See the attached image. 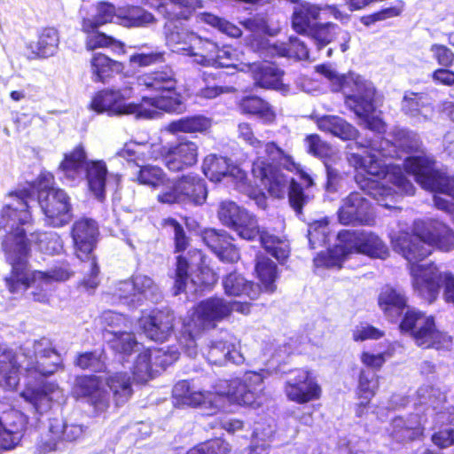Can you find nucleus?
I'll return each mask as SVG.
<instances>
[{
	"mask_svg": "<svg viewBox=\"0 0 454 454\" xmlns=\"http://www.w3.org/2000/svg\"><path fill=\"white\" fill-rule=\"evenodd\" d=\"M276 270L277 266L271 260L264 256L257 257L255 270L265 292L273 293L276 290Z\"/></svg>",
	"mask_w": 454,
	"mask_h": 454,
	"instance_id": "5fc2aeb1",
	"label": "nucleus"
},
{
	"mask_svg": "<svg viewBox=\"0 0 454 454\" xmlns=\"http://www.w3.org/2000/svg\"><path fill=\"white\" fill-rule=\"evenodd\" d=\"M285 393L289 400L306 403L319 399L321 387L310 372L301 370L294 378L286 381Z\"/></svg>",
	"mask_w": 454,
	"mask_h": 454,
	"instance_id": "4be33fe9",
	"label": "nucleus"
},
{
	"mask_svg": "<svg viewBox=\"0 0 454 454\" xmlns=\"http://www.w3.org/2000/svg\"><path fill=\"white\" fill-rule=\"evenodd\" d=\"M198 145L191 140L183 139L168 146L165 166L174 172L182 171L198 161Z\"/></svg>",
	"mask_w": 454,
	"mask_h": 454,
	"instance_id": "c85d7f7f",
	"label": "nucleus"
},
{
	"mask_svg": "<svg viewBox=\"0 0 454 454\" xmlns=\"http://www.w3.org/2000/svg\"><path fill=\"white\" fill-rule=\"evenodd\" d=\"M420 147L418 135L406 129L395 133V143L380 139L368 145L364 156L347 153V160L358 172L356 181L359 187L386 208H395L399 194L411 195L413 184L404 176L399 166L386 164L383 158L394 157L395 148L406 153L417 152Z\"/></svg>",
	"mask_w": 454,
	"mask_h": 454,
	"instance_id": "f03ea898",
	"label": "nucleus"
},
{
	"mask_svg": "<svg viewBox=\"0 0 454 454\" xmlns=\"http://www.w3.org/2000/svg\"><path fill=\"white\" fill-rule=\"evenodd\" d=\"M202 239L221 261L234 262L239 259V250L231 243L233 239L225 231L207 229L204 231Z\"/></svg>",
	"mask_w": 454,
	"mask_h": 454,
	"instance_id": "473e14b6",
	"label": "nucleus"
},
{
	"mask_svg": "<svg viewBox=\"0 0 454 454\" xmlns=\"http://www.w3.org/2000/svg\"><path fill=\"white\" fill-rule=\"evenodd\" d=\"M107 385L113 392L116 404L126 403L132 395L130 379L127 372H116L107 379Z\"/></svg>",
	"mask_w": 454,
	"mask_h": 454,
	"instance_id": "8fccbe9b",
	"label": "nucleus"
},
{
	"mask_svg": "<svg viewBox=\"0 0 454 454\" xmlns=\"http://www.w3.org/2000/svg\"><path fill=\"white\" fill-rule=\"evenodd\" d=\"M167 153L168 146L161 143L149 142H129L125 144L124 147L118 152L120 157L126 159L128 161H133L137 165H139L140 161L144 162L150 160H161L165 164Z\"/></svg>",
	"mask_w": 454,
	"mask_h": 454,
	"instance_id": "7c9ffc66",
	"label": "nucleus"
},
{
	"mask_svg": "<svg viewBox=\"0 0 454 454\" xmlns=\"http://www.w3.org/2000/svg\"><path fill=\"white\" fill-rule=\"evenodd\" d=\"M189 261L179 255L176 259V279H175V294H178L185 290L189 275L188 270L193 266H199L203 262V255L200 251L195 249L189 252Z\"/></svg>",
	"mask_w": 454,
	"mask_h": 454,
	"instance_id": "c03bdc74",
	"label": "nucleus"
},
{
	"mask_svg": "<svg viewBox=\"0 0 454 454\" xmlns=\"http://www.w3.org/2000/svg\"><path fill=\"white\" fill-rule=\"evenodd\" d=\"M379 305L390 320L397 319L406 306L405 296L397 290L387 286L379 296Z\"/></svg>",
	"mask_w": 454,
	"mask_h": 454,
	"instance_id": "79ce46f5",
	"label": "nucleus"
},
{
	"mask_svg": "<svg viewBox=\"0 0 454 454\" xmlns=\"http://www.w3.org/2000/svg\"><path fill=\"white\" fill-rule=\"evenodd\" d=\"M137 181L153 188L164 186L165 190L171 182L167 178L164 171L156 166L146 165L140 168L137 175Z\"/></svg>",
	"mask_w": 454,
	"mask_h": 454,
	"instance_id": "6e6d98bb",
	"label": "nucleus"
},
{
	"mask_svg": "<svg viewBox=\"0 0 454 454\" xmlns=\"http://www.w3.org/2000/svg\"><path fill=\"white\" fill-rule=\"evenodd\" d=\"M224 292L229 296L247 297L254 300L260 294V288L247 281L241 274L231 272L223 280Z\"/></svg>",
	"mask_w": 454,
	"mask_h": 454,
	"instance_id": "ea45409f",
	"label": "nucleus"
},
{
	"mask_svg": "<svg viewBox=\"0 0 454 454\" xmlns=\"http://www.w3.org/2000/svg\"><path fill=\"white\" fill-rule=\"evenodd\" d=\"M174 314L168 309L143 312L138 320L145 334L155 341H164L172 333L174 328Z\"/></svg>",
	"mask_w": 454,
	"mask_h": 454,
	"instance_id": "393cba45",
	"label": "nucleus"
},
{
	"mask_svg": "<svg viewBox=\"0 0 454 454\" xmlns=\"http://www.w3.org/2000/svg\"><path fill=\"white\" fill-rule=\"evenodd\" d=\"M393 249L409 264L414 291L429 303L435 301L444 286L446 301L454 304V277L434 263L421 264L433 247L448 252L454 248V233L444 223L430 220L413 223L412 233L399 231L391 236Z\"/></svg>",
	"mask_w": 454,
	"mask_h": 454,
	"instance_id": "f257e3e1",
	"label": "nucleus"
},
{
	"mask_svg": "<svg viewBox=\"0 0 454 454\" xmlns=\"http://www.w3.org/2000/svg\"><path fill=\"white\" fill-rule=\"evenodd\" d=\"M205 176L212 182H220L224 177H231L237 183H242L247 174L239 167L232 164L225 157L215 154L207 155L202 164Z\"/></svg>",
	"mask_w": 454,
	"mask_h": 454,
	"instance_id": "c756f323",
	"label": "nucleus"
},
{
	"mask_svg": "<svg viewBox=\"0 0 454 454\" xmlns=\"http://www.w3.org/2000/svg\"><path fill=\"white\" fill-rule=\"evenodd\" d=\"M87 427L74 419L53 418L50 419L48 434L43 441L45 451L55 450L61 442H75L83 437Z\"/></svg>",
	"mask_w": 454,
	"mask_h": 454,
	"instance_id": "aec40b11",
	"label": "nucleus"
},
{
	"mask_svg": "<svg viewBox=\"0 0 454 454\" xmlns=\"http://www.w3.org/2000/svg\"><path fill=\"white\" fill-rule=\"evenodd\" d=\"M338 215L340 222L345 225H369L373 222L370 203L358 192H351L342 200Z\"/></svg>",
	"mask_w": 454,
	"mask_h": 454,
	"instance_id": "a878e982",
	"label": "nucleus"
},
{
	"mask_svg": "<svg viewBox=\"0 0 454 454\" xmlns=\"http://www.w3.org/2000/svg\"><path fill=\"white\" fill-rule=\"evenodd\" d=\"M254 85L271 89L286 95L290 91L288 84L282 82L283 72L270 63H254L249 67Z\"/></svg>",
	"mask_w": 454,
	"mask_h": 454,
	"instance_id": "2f4dec72",
	"label": "nucleus"
},
{
	"mask_svg": "<svg viewBox=\"0 0 454 454\" xmlns=\"http://www.w3.org/2000/svg\"><path fill=\"white\" fill-rule=\"evenodd\" d=\"M322 12H328L336 20H343L348 18V14L341 12L336 5L324 4L317 5L309 2H301L294 7L292 16V25L294 29L303 34L314 27L313 22L321 18Z\"/></svg>",
	"mask_w": 454,
	"mask_h": 454,
	"instance_id": "412c9836",
	"label": "nucleus"
},
{
	"mask_svg": "<svg viewBox=\"0 0 454 454\" xmlns=\"http://www.w3.org/2000/svg\"><path fill=\"white\" fill-rule=\"evenodd\" d=\"M21 396L28 403L38 415L47 413L54 402L64 401L63 391L58 385L46 382L39 386H28Z\"/></svg>",
	"mask_w": 454,
	"mask_h": 454,
	"instance_id": "5701e85b",
	"label": "nucleus"
},
{
	"mask_svg": "<svg viewBox=\"0 0 454 454\" xmlns=\"http://www.w3.org/2000/svg\"><path fill=\"white\" fill-rule=\"evenodd\" d=\"M74 392L78 396L90 397L91 404L99 411H104L109 405V395L99 387V383L96 377H78L75 380Z\"/></svg>",
	"mask_w": 454,
	"mask_h": 454,
	"instance_id": "e433bc0d",
	"label": "nucleus"
},
{
	"mask_svg": "<svg viewBox=\"0 0 454 454\" xmlns=\"http://www.w3.org/2000/svg\"><path fill=\"white\" fill-rule=\"evenodd\" d=\"M124 44L103 33H91L87 36L86 48L88 51H93L97 48L112 47L114 51L124 52Z\"/></svg>",
	"mask_w": 454,
	"mask_h": 454,
	"instance_id": "69168bd1",
	"label": "nucleus"
},
{
	"mask_svg": "<svg viewBox=\"0 0 454 454\" xmlns=\"http://www.w3.org/2000/svg\"><path fill=\"white\" fill-rule=\"evenodd\" d=\"M113 295L120 302L129 306H137L140 304V298L134 289V283L132 280H123L118 282L113 290Z\"/></svg>",
	"mask_w": 454,
	"mask_h": 454,
	"instance_id": "052dcab7",
	"label": "nucleus"
},
{
	"mask_svg": "<svg viewBox=\"0 0 454 454\" xmlns=\"http://www.w3.org/2000/svg\"><path fill=\"white\" fill-rule=\"evenodd\" d=\"M317 72L329 79L334 90H342L345 104L356 114L364 115L372 110V99L374 98L372 84L355 73L339 74L328 66H317Z\"/></svg>",
	"mask_w": 454,
	"mask_h": 454,
	"instance_id": "9d476101",
	"label": "nucleus"
},
{
	"mask_svg": "<svg viewBox=\"0 0 454 454\" xmlns=\"http://www.w3.org/2000/svg\"><path fill=\"white\" fill-rule=\"evenodd\" d=\"M134 289L138 297L143 295L146 299L157 301L160 297L158 286L148 276L136 275L133 277Z\"/></svg>",
	"mask_w": 454,
	"mask_h": 454,
	"instance_id": "bf43d9fd",
	"label": "nucleus"
},
{
	"mask_svg": "<svg viewBox=\"0 0 454 454\" xmlns=\"http://www.w3.org/2000/svg\"><path fill=\"white\" fill-rule=\"evenodd\" d=\"M378 388L377 375L372 370H362L359 375L357 395L362 401L359 403L357 415L362 416L364 409L369 403L371 398L375 395Z\"/></svg>",
	"mask_w": 454,
	"mask_h": 454,
	"instance_id": "de8ad7c7",
	"label": "nucleus"
},
{
	"mask_svg": "<svg viewBox=\"0 0 454 454\" xmlns=\"http://www.w3.org/2000/svg\"><path fill=\"white\" fill-rule=\"evenodd\" d=\"M417 397L421 405L431 407L434 411L440 410L445 402V395L430 385L421 386L417 391Z\"/></svg>",
	"mask_w": 454,
	"mask_h": 454,
	"instance_id": "13d9d810",
	"label": "nucleus"
},
{
	"mask_svg": "<svg viewBox=\"0 0 454 454\" xmlns=\"http://www.w3.org/2000/svg\"><path fill=\"white\" fill-rule=\"evenodd\" d=\"M201 330L194 328V325L191 320L184 322V331L179 340L180 346L186 355L190 357H195L197 355V344L195 340L196 335Z\"/></svg>",
	"mask_w": 454,
	"mask_h": 454,
	"instance_id": "338daca9",
	"label": "nucleus"
},
{
	"mask_svg": "<svg viewBox=\"0 0 454 454\" xmlns=\"http://www.w3.org/2000/svg\"><path fill=\"white\" fill-rule=\"evenodd\" d=\"M29 242H35L38 248L49 254H58L62 250V240L54 231L31 234Z\"/></svg>",
	"mask_w": 454,
	"mask_h": 454,
	"instance_id": "4d7b16f0",
	"label": "nucleus"
},
{
	"mask_svg": "<svg viewBox=\"0 0 454 454\" xmlns=\"http://www.w3.org/2000/svg\"><path fill=\"white\" fill-rule=\"evenodd\" d=\"M59 36L54 27H44L39 35L34 52L42 57L52 56L59 47Z\"/></svg>",
	"mask_w": 454,
	"mask_h": 454,
	"instance_id": "603ef678",
	"label": "nucleus"
},
{
	"mask_svg": "<svg viewBox=\"0 0 454 454\" xmlns=\"http://www.w3.org/2000/svg\"><path fill=\"white\" fill-rule=\"evenodd\" d=\"M30 197L25 192L10 194L7 202L0 212V229L6 232L2 242L7 260L12 267L6 284L11 293L26 290L31 281L39 286H48L51 280L64 281L69 278L71 271L67 267L52 270L51 272L35 271L30 273L26 267L28 253L27 239L24 236V225L31 219L28 211Z\"/></svg>",
	"mask_w": 454,
	"mask_h": 454,
	"instance_id": "7ed1b4c3",
	"label": "nucleus"
},
{
	"mask_svg": "<svg viewBox=\"0 0 454 454\" xmlns=\"http://www.w3.org/2000/svg\"><path fill=\"white\" fill-rule=\"evenodd\" d=\"M139 86L155 92L153 98H144L140 105L147 110H154L153 118L157 110L165 112H176L182 105L181 96L176 92V79L173 69L164 66L160 69L142 74L137 77Z\"/></svg>",
	"mask_w": 454,
	"mask_h": 454,
	"instance_id": "1a4fd4ad",
	"label": "nucleus"
},
{
	"mask_svg": "<svg viewBox=\"0 0 454 454\" xmlns=\"http://www.w3.org/2000/svg\"><path fill=\"white\" fill-rule=\"evenodd\" d=\"M105 359V353L102 350H94L80 354L75 360V364L84 370L101 372L106 368Z\"/></svg>",
	"mask_w": 454,
	"mask_h": 454,
	"instance_id": "680f3d73",
	"label": "nucleus"
},
{
	"mask_svg": "<svg viewBox=\"0 0 454 454\" xmlns=\"http://www.w3.org/2000/svg\"><path fill=\"white\" fill-rule=\"evenodd\" d=\"M232 311L247 315L250 312V303L229 302L219 297L209 298L200 302L188 319L198 330L214 328L217 322L230 316Z\"/></svg>",
	"mask_w": 454,
	"mask_h": 454,
	"instance_id": "ddd939ff",
	"label": "nucleus"
},
{
	"mask_svg": "<svg viewBox=\"0 0 454 454\" xmlns=\"http://www.w3.org/2000/svg\"><path fill=\"white\" fill-rule=\"evenodd\" d=\"M90 64L93 80L96 82L104 81V79L109 75L113 67L120 65L118 62L112 60L107 56L101 53H96L91 59Z\"/></svg>",
	"mask_w": 454,
	"mask_h": 454,
	"instance_id": "e2e57ef3",
	"label": "nucleus"
},
{
	"mask_svg": "<svg viewBox=\"0 0 454 454\" xmlns=\"http://www.w3.org/2000/svg\"><path fill=\"white\" fill-rule=\"evenodd\" d=\"M27 417L18 410H10L0 415V449L16 447L27 428Z\"/></svg>",
	"mask_w": 454,
	"mask_h": 454,
	"instance_id": "b1692460",
	"label": "nucleus"
},
{
	"mask_svg": "<svg viewBox=\"0 0 454 454\" xmlns=\"http://www.w3.org/2000/svg\"><path fill=\"white\" fill-rule=\"evenodd\" d=\"M151 354L148 351L140 353L133 367L134 379L137 382H146L152 378V370L150 365Z\"/></svg>",
	"mask_w": 454,
	"mask_h": 454,
	"instance_id": "774afa93",
	"label": "nucleus"
},
{
	"mask_svg": "<svg viewBox=\"0 0 454 454\" xmlns=\"http://www.w3.org/2000/svg\"><path fill=\"white\" fill-rule=\"evenodd\" d=\"M203 354L208 363L220 366L228 363L239 365L246 361L240 350L239 341L229 334L210 340L203 350Z\"/></svg>",
	"mask_w": 454,
	"mask_h": 454,
	"instance_id": "6ab92c4d",
	"label": "nucleus"
},
{
	"mask_svg": "<svg viewBox=\"0 0 454 454\" xmlns=\"http://www.w3.org/2000/svg\"><path fill=\"white\" fill-rule=\"evenodd\" d=\"M211 126V121L203 115L183 117L168 123L166 129L175 135L176 133L204 132Z\"/></svg>",
	"mask_w": 454,
	"mask_h": 454,
	"instance_id": "a18cd8bd",
	"label": "nucleus"
},
{
	"mask_svg": "<svg viewBox=\"0 0 454 454\" xmlns=\"http://www.w3.org/2000/svg\"><path fill=\"white\" fill-rule=\"evenodd\" d=\"M101 322L106 327L111 328L106 330L105 338L117 353L129 355L137 346L134 335L127 331L131 324L124 315L112 310L104 311Z\"/></svg>",
	"mask_w": 454,
	"mask_h": 454,
	"instance_id": "a211bd4d",
	"label": "nucleus"
},
{
	"mask_svg": "<svg viewBox=\"0 0 454 454\" xmlns=\"http://www.w3.org/2000/svg\"><path fill=\"white\" fill-rule=\"evenodd\" d=\"M85 177L90 192L99 201L106 198V187H117L120 176L109 174L106 164L103 160H90L86 164Z\"/></svg>",
	"mask_w": 454,
	"mask_h": 454,
	"instance_id": "bb28decb",
	"label": "nucleus"
},
{
	"mask_svg": "<svg viewBox=\"0 0 454 454\" xmlns=\"http://www.w3.org/2000/svg\"><path fill=\"white\" fill-rule=\"evenodd\" d=\"M279 168L280 167H278V168ZM278 171L286 178H287L288 182H287V184L285 187V190L281 195L276 196L268 190L269 193L275 198H281L284 196L286 190L287 186L289 185V190H288L289 204H290L291 207L296 212L297 215H301L302 212V207L311 200V197L309 194L305 193L302 187L298 183H296L293 178L284 175L280 171V169H278Z\"/></svg>",
	"mask_w": 454,
	"mask_h": 454,
	"instance_id": "09e8293b",
	"label": "nucleus"
},
{
	"mask_svg": "<svg viewBox=\"0 0 454 454\" xmlns=\"http://www.w3.org/2000/svg\"><path fill=\"white\" fill-rule=\"evenodd\" d=\"M388 435L397 442L413 441L422 434L423 429L417 415L394 418L387 428Z\"/></svg>",
	"mask_w": 454,
	"mask_h": 454,
	"instance_id": "c9c22d12",
	"label": "nucleus"
},
{
	"mask_svg": "<svg viewBox=\"0 0 454 454\" xmlns=\"http://www.w3.org/2000/svg\"><path fill=\"white\" fill-rule=\"evenodd\" d=\"M116 20L118 24L125 27H146L156 22L155 17L140 6L119 8Z\"/></svg>",
	"mask_w": 454,
	"mask_h": 454,
	"instance_id": "a19ab883",
	"label": "nucleus"
},
{
	"mask_svg": "<svg viewBox=\"0 0 454 454\" xmlns=\"http://www.w3.org/2000/svg\"><path fill=\"white\" fill-rule=\"evenodd\" d=\"M61 364L60 355L48 338L26 342L19 354L0 347V386L6 389L15 388L20 381V369L31 378L46 377L57 372Z\"/></svg>",
	"mask_w": 454,
	"mask_h": 454,
	"instance_id": "39448f33",
	"label": "nucleus"
},
{
	"mask_svg": "<svg viewBox=\"0 0 454 454\" xmlns=\"http://www.w3.org/2000/svg\"><path fill=\"white\" fill-rule=\"evenodd\" d=\"M239 137L251 145L256 154L253 162L252 173L260 179L262 185L276 196L283 193L288 182L279 171L282 167L289 171L298 170L293 158L274 142L262 143L257 139L248 123L238 127Z\"/></svg>",
	"mask_w": 454,
	"mask_h": 454,
	"instance_id": "423d86ee",
	"label": "nucleus"
},
{
	"mask_svg": "<svg viewBox=\"0 0 454 454\" xmlns=\"http://www.w3.org/2000/svg\"><path fill=\"white\" fill-rule=\"evenodd\" d=\"M315 43L317 50H321L334 39H339L340 47L342 52L348 49L350 42V34L341 29L338 25L333 23L316 24L310 27L307 33Z\"/></svg>",
	"mask_w": 454,
	"mask_h": 454,
	"instance_id": "72a5a7b5",
	"label": "nucleus"
},
{
	"mask_svg": "<svg viewBox=\"0 0 454 454\" xmlns=\"http://www.w3.org/2000/svg\"><path fill=\"white\" fill-rule=\"evenodd\" d=\"M217 45L212 41L195 36L192 46L189 47L187 55L195 58V62L206 66H215L217 61Z\"/></svg>",
	"mask_w": 454,
	"mask_h": 454,
	"instance_id": "37998d69",
	"label": "nucleus"
},
{
	"mask_svg": "<svg viewBox=\"0 0 454 454\" xmlns=\"http://www.w3.org/2000/svg\"><path fill=\"white\" fill-rule=\"evenodd\" d=\"M239 107L243 113L255 115L265 123H272L276 119V113L273 107L259 97L242 98Z\"/></svg>",
	"mask_w": 454,
	"mask_h": 454,
	"instance_id": "49530a36",
	"label": "nucleus"
},
{
	"mask_svg": "<svg viewBox=\"0 0 454 454\" xmlns=\"http://www.w3.org/2000/svg\"><path fill=\"white\" fill-rule=\"evenodd\" d=\"M145 46V45H137L133 47L137 49L139 51L129 57L130 65L139 67H146L164 61L163 51L144 52L142 51V49Z\"/></svg>",
	"mask_w": 454,
	"mask_h": 454,
	"instance_id": "0e129e2a",
	"label": "nucleus"
},
{
	"mask_svg": "<svg viewBox=\"0 0 454 454\" xmlns=\"http://www.w3.org/2000/svg\"><path fill=\"white\" fill-rule=\"evenodd\" d=\"M207 195L205 182L198 176L188 175L171 182L166 190L158 194V200L166 204L201 205Z\"/></svg>",
	"mask_w": 454,
	"mask_h": 454,
	"instance_id": "2eb2a0df",
	"label": "nucleus"
},
{
	"mask_svg": "<svg viewBox=\"0 0 454 454\" xmlns=\"http://www.w3.org/2000/svg\"><path fill=\"white\" fill-rule=\"evenodd\" d=\"M96 9L97 13L92 20L86 19L83 20L82 29L87 33L93 31L99 26L112 22L116 18L117 10L114 4L108 2L98 3Z\"/></svg>",
	"mask_w": 454,
	"mask_h": 454,
	"instance_id": "864d4df0",
	"label": "nucleus"
},
{
	"mask_svg": "<svg viewBox=\"0 0 454 454\" xmlns=\"http://www.w3.org/2000/svg\"><path fill=\"white\" fill-rule=\"evenodd\" d=\"M131 94V87L101 90L93 97L90 108L98 114L106 112L114 115L133 114L137 118H153L154 110H147L144 105L125 103Z\"/></svg>",
	"mask_w": 454,
	"mask_h": 454,
	"instance_id": "f8f14e48",
	"label": "nucleus"
},
{
	"mask_svg": "<svg viewBox=\"0 0 454 454\" xmlns=\"http://www.w3.org/2000/svg\"><path fill=\"white\" fill-rule=\"evenodd\" d=\"M71 233L75 254L83 261L85 276L82 285L87 289L94 290L99 284V267L91 253L97 243L98 226L92 219L82 218L74 222Z\"/></svg>",
	"mask_w": 454,
	"mask_h": 454,
	"instance_id": "9b49d317",
	"label": "nucleus"
},
{
	"mask_svg": "<svg viewBox=\"0 0 454 454\" xmlns=\"http://www.w3.org/2000/svg\"><path fill=\"white\" fill-rule=\"evenodd\" d=\"M263 370L247 372L242 378L232 380H220L213 390H204L194 381L181 380L173 387V397L176 403L198 407L209 404L214 409L220 407L219 399L227 398L230 403L251 406L257 402L263 391Z\"/></svg>",
	"mask_w": 454,
	"mask_h": 454,
	"instance_id": "20e7f679",
	"label": "nucleus"
},
{
	"mask_svg": "<svg viewBox=\"0 0 454 454\" xmlns=\"http://www.w3.org/2000/svg\"><path fill=\"white\" fill-rule=\"evenodd\" d=\"M38 200L47 225L58 228L71 221L72 206L70 198L65 191L55 188L42 190Z\"/></svg>",
	"mask_w": 454,
	"mask_h": 454,
	"instance_id": "f3484780",
	"label": "nucleus"
},
{
	"mask_svg": "<svg viewBox=\"0 0 454 454\" xmlns=\"http://www.w3.org/2000/svg\"><path fill=\"white\" fill-rule=\"evenodd\" d=\"M434 162L426 156H410L404 160L403 168L411 174L425 190L435 192L434 206L454 214V176L436 170Z\"/></svg>",
	"mask_w": 454,
	"mask_h": 454,
	"instance_id": "6e6552de",
	"label": "nucleus"
},
{
	"mask_svg": "<svg viewBox=\"0 0 454 454\" xmlns=\"http://www.w3.org/2000/svg\"><path fill=\"white\" fill-rule=\"evenodd\" d=\"M338 244L326 253H320L314 259L317 268L340 269L345 260L353 254H363L373 258L385 259L388 248L385 243L372 232L343 230L338 233Z\"/></svg>",
	"mask_w": 454,
	"mask_h": 454,
	"instance_id": "0eeeda50",
	"label": "nucleus"
},
{
	"mask_svg": "<svg viewBox=\"0 0 454 454\" xmlns=\"http://www.w3.org/2000/svg\"><path fill=\"white\" fill-rule=\"evenodd\" d=\"M86 152L82 145L75 146L72 151L64 154L59 170L63 177L69 181L81 180L86 169Z\"/></svg>",
	"mask_w": 454,
	"mask_h": 454,
	"instance_id": "4c0bfd02",
	"label": "nucleus"
},
{
	"mask_svg": "<svg viewBox=\"0 0 454 454\" xmlns=\"http://www.w3.org/2000/svg\"><path fill=\"white\" fill-rule=\"evenodd\" d=\"M219 221L232 229L241 239L253 240L259 233V225L254 215L231 200H223L217 208Z\"/></svg>",
	"mask_w": 454,
	"mask_h": 454,
	"instance_id": "dca6fc26",
	"label": "nucleus"
},
{
	"mask_svg": "<svg viewBox=\"0 0 454 454\" xmlns=\"http://www.w3.org/2000/svg\"><path fill=\"white\" fill-rule=\"evenodd\" d=\"M317 128L342 140H353L358 136V130L347 121L337 115H323L316 118Z\"/></svg>",
	"mask_w": 454,
	"mask_h": 454,
	"instance_id": "58836bf2",
	"label": "nucleus"
},
{
	"mask_svg": "<svg viewBox=\"0 0 454 454\" xmlns=\"http://www.w3.org/2000/svg\"><path fill=\"white\" fill-rule=\"evenodd\" d=\"M196 34L183 27L175 26L167 28L166 43L173 51H183L188 53Z\"/></svg>",
	"mask_w": 454,
	"mask_h": 454,
	"instance_id": "3c124183",
	"label": "nucleus"
},
{
	"mask_svg": "<svg viewBox=\"0 0 454 454\" xmlns=\"http://www.w3.org/2000/svg\"><path fill=\"white\" fill-rule=\"evenodd\" d=\"M402 110L416 123L430 121L434 114L431 98L426 93L406 92Z\"/></svg>",
	"mask_w": 454,
	"mask_h": 454,
	"instance_id": "f704fd0d",
	"label": "nucleus"
},
{
	"mask_svg": "<svg viewBox=\"0 0 454 454\" xmlns=\"http://www.w3.org/2000/svg\"><path fill=\"white\" fill-rule=\"evenodd\" d=\"M146 4L168 20H188L203 7L202 0H146Z\"/></svg>",
	"mask_w": 454,
	"mask_h": 454,
	"instance_id": "cd10ccee",
	"label": "nucleus"
},
{
	"mask_svg": "<svg viewBox=\"0 0 454 454\" xmlns=\"http://www.w3.org/2000/svg\"><path fill=\"white\" fill-rule=\"evenodd\" d=\"M400 327L403 331H411L416 343L426 348H448L451 343L450 337L435 328L433 317L416 310L406 312Z\"/></svg>",
	"mask_w": 454,
	"mask_h": 454,
	"instance_id": "4468645a",
	"label": "nucleus"
}]
</instances>
